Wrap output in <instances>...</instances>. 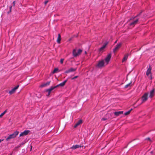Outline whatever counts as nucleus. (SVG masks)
<instances>
[{"label": "nucleus", "mask_w": 155, "mask_h": 155, "mask_svg": "<svg viewBox=\"0 0 155 155\" xmlns=\"http://www.w3.org/2000/svg\"><path fill=\"white\" fill-rule=\"evenodd\" d=\"M117 40L116 41H115V42H114V43H117Z\"/></svg>", "instance_id": "c9c22d12"}, {"label": "nucleus", "mask_w": 155, "mask_h": 155, "mask_svg": "<svg viewBox=\"0 0 155 155\" xmlns=\"http://www.w3.org/2000/svg\"><path fill=\"white\" fill-rule=\"evenodd\" d=\"M30 131L29 130H25L24 132H22L20 134L19 136L22 137L27 135L29 132Z\"/></svg>", "instance_id": "1a4fd4ad"}, {"label": "nucleus", "mask_w": 155, "mask_h": 155, "mask_svg": "<svg viewBox=\"0 0 155 155\" xmlns=\"http://www.w3.org/2000/svg\"><path fill=\"white\" fill-rule=\"evenodd\" d=\"M64 60V59H61L60 60V63L61 64H62L63 62V61Z\"/></svg>", "instance_id": "cd10ccee"}, {"label": "nucleus", "mask_w": 155, "mask_h": 155, "mask_svg": "<svg viewBox=\"0 0 155 155\" xmlns=\"http://www.w3.org/2000/svg\"><path fill=\"white\" fill-rule=\"evenodd\" d=\"M61 36L60 34H58V37L57 39V42L59 43L60 44L61 42Z\"/></svg>", "instance_id": "f3484780"}, {"label": "nucleus", "mask_w": 155, "mask_h": 155, "mask_svg": "<svg viewBox=\"0 0 155 155\" xmlns=\"http://www.w3.org/2000/svg\"><path fill=\"white\" fill-rule=\"evenodd\" d=\"M85 53L86 54V52L85 51Z\"/></svg>", "instance_id": "4c0bfd02"}, {"label": "nucleus", "mask_w": 155, "mask_h": 155, "mask_svg": "<svg viewBox=\"0 0 155 155\" xmlns=\"http://www.w3.org/2000/svg\"><path fill=\"white\" fill-rule=\"evenodd\" d=\"M78 76H75L74 77L72 78H71V79L73 80L74 79H76V78H78Z\"/></svg>", "instance_id": "c85d7f7f"}, {"label": "nucleus", "mask_w": 155, "mask_h": 155, "mask_svg": "<svg viewBox=\"0 0 155 155\" xmlns=\"http://www.w3.org/2000/svg\"><path fill=\"white\" fill-rule=\"evenodd\" d=\"M151 68L150 67V66H149V67L147 69L146 72V75L150 80H151L152 79V74L151 73Z\"/></svg>", "instance_id": "f257e3e1"}, {"label": "nucleus", "mask_w": 155, "mask_h": 155, "mask_svg": "<svg viewBox=\"0 0 155 155\" xmlns=\"http://www.w3.org/2000/svg\"><path fill=\"white\" fill-rule=\"evenodd\" d=\"M123 111H119L117 112H115L114 113V115L116 116H118L120 115L123 114Z\"/></svg>", "instance_id": "2eb2a0df"}, {"label": "nucleus", "mask_w": 155, "mask_h": 155, "mask_svg": "<svg viewBox=\"0 0 155 155\" xmlns=\"http://www.w3.org/2000/svg\"><path fill=\"white\" fill-rule=\"evenodd\" d=\"M111 58V55L110 54H109L107 57L105 58V62L107 63V64L109 62V61L110 58Z\"/></svg>", "instance_id": "9b49d317"}, {"label": "nucleus", "mask_w": 155, "mask_h": 155, "mask_svg": "<svg viewBox=\"0 0 155 155\" xmlns=\"http://www.w3.org/2000/svg\"><path fill=\"white\" fill-rule=\"evenodd\" d=\"M82 120H79L74 126V128L76 127L77 126H79L80 124L82 123Z\"/></svg>", "instance_id": "dca6fc26"}, {"label": "nucleus", "mask_w": 155, "mask_h": 155, "mask_svg": "<svg viewBox=\"0 0 155 155\" xmlns=\"http://www.w3.org/2000/svg\"><path fill=\"white\" fill-rule=\"evenodd\" d=\"M128 54H126L124 57V58L122 59V62H124L125 61H126L128 58Z\"/></svg>", "instance_id": "aec40b11"}, {"label": "nucleus", "mask_w": 155, "mask_h": 155, "mask_svg": "<svg viewBox=\"0 0 155 155\" xmlns=\"http://www.w3.org/2000/svg\"><path fill=\"white\" fill-rule=\"evenodd\" d=\"M108 42H107L105 43L103 46L99 48V51L100 52H103L107 45L108 44Z\"/></svg>", "instance_id": "423d86ee"}, {"label": "nucleus", "mask_w": 155, "mask_h": 155, "mask_svg": "<svg viewBox=\"0 0 155 155\" xmlns=\"http://www.w3.org/2000/svg\"><path fill=\"white\" fill-rule=\"evenodd\" d=\"M51 82V81H48L45 83V84L46 86H48L50 84Z\"/></svg>", "instance_id": "bb28decb"}, {"label": "nucleus", "mask_w": 155, "mask_h": 155, "mask_svg": "<svg viewBox=\"0 0 155 155\" xmlns=\"http://www.w3.org/2000/svg\"><path fill=\"white\" fill-rule=\"evenodd\" d=\"M147 141L149 144H150L152 142V140L149 137L146 138V142Z\"/></svg>", "instance_id": "6ab92c4d"}, {"label": "nucleus", "mask_w": 155, "mask_h": 155, "mask_svg": "<svg viewBox=\"0 0 155 155\" xmlns=\"http://www.w3.org/2000/svg\"><path fill=\"white\" fill-rule=\"evenodd\" d=\"M77 70L76 68H71L70 69L65 71L64 72L65 73H69L71 72L75 71Z\"/></svg>", "instance_id": "6e6552de"}, {"label": "nucleus", "mask_w": 155, "mask_h": 155, "mask_svg": "<svg viewBox=\"0 0 155 155\" xmlns=\"http://www.w3.org/2000/svg\"><path fill=\"white\" fill-rule=\"evenodd\" d=\"M82 51L81 49L78 50L77 52L76 49H74L73 51V54L74 56L76 57L78 55L80 54Z\"/></svg>", "instance_id": "7ed1b4c3"}, {"label": "nucleus", "mask_w": 155, "mask_h": 155, "mask_svg": "<svg viewBox=\"0 0 155 155\" xmlns=\"http://www.w3.org/2000/svg\"><path fill=\"white\" fill-rule=\"evenodd\" d=\"M4 140L3 139V140H1V139H0V142H1L2 141H3Z\"/></svg>", "instance_id": "f704fd0d"}, {"label": "nucleus", "mask_w": 155, "mask_h": 155, "mask_svg": "<svg viewBox=\"0 0 155 155\" xmlns=\"http://www.w3.org/2000/svg\"><path fill=\"white\" fill-rule=\"evenodd\" d=\"M12 155V153H11V154H10V155Z\"/></svg>", "instance_id": "e433bc0d"}, {"label": "nucleus", "mask_w": 155, "mask_h": 155, "mask_svg": "<svg viewBox=\"0 0 155 155\" xmlns=\"http://www.w3.org/2000/svg\"><path fill=\"white\" fill-rule=\"evenodd\" d=\"M18 132L16 131L13 134L10 135L8 137L6 138V140L8 141L9 140L15 137L18 134Z\"/></svg>", "instance_id": "f03ea898"}, {"label": "nucleus", "mask_w": 155, "mask_h": 155, "mask_svg": "<svg viewBox=\"0 0 155 155\" xmlns=\"http://www.w3.org/2000/svg\"><path fill=\"white\" fill-rule=\"evenodd\" d=\"M141 99L142 101V102L141 103L142 104L143 102H145V93H144L143 96H142Z\"/></svg>", "instance_id": "412c9836"}, {"label": "nucleus", "mask_w": 155, "mask_h": 155, "mask_svg": "<svg viewBox=\"0 0 155 155\" xmlns=\"http://www.w3.org/2000/svg\"><path fill=\"white\" fill-rule=\"evenodd\" d=\"M132 110V109H131L130 110H129L127 112H126L125 114L124 115H127L128 114H129L131 111Z\"/></svg>", "instance_id": "b1692460"}, {"label": "nucleus", "mask_w": 155, "mask_h": 155, "mask_svg": "<svg viewBox=\"0 0 155 155\" xmlns=\"http://www.w3.org/2000/svg\"><path fill=\"white\" fill-rule=\"evenodd\" d=\"M15 1H14L13 2V6H14L15 5Z\"/></svg>", "instance_id": "72a5a7b5"}, {"label": "nucleus", "mask_w": 155, "mask_h": 155, "mask_svg": "<svg viewBox=\"0 0 155 155\" xmlns=\"http://www.w3.org/2000/svg\"><path fill=\"white\" fill-rule=\"evenodd\" d=\"M12 7V6H10V12H11V11Z\"/></svg>", "instance_id": "473e14b6"}, {"label": "nucleus", "mask_w": 155, "mask_h": 155, "mask_svg": "<svg viewBox=\"0 0 155 155\" xmlns=\"http://www.w3.org/2000/svg\"><path fill=\"white\" fill-rule=\"evenodd\" d=\"M104 65V61L103 60H101L99 61L97 66L99 68H101L103 67Z\"/></svg>", "instance_id": "9d476101"}, {"label": "nucleus", "mask_w": 155, "mask_h": 155, "mask_svg": "<svg viewBox=\"0 0 155 155\" xmlns=\"http://www.w3.org/2000/svg\"><path fill=\"white\" fill-rule=\"evenodd\" d=\"M58 68H55L54 69L52 73L54 74V73H56L57 72V71H58Z\"/></svg>", "instance_id": "393cba45"}, {"label": "nucleus", "mask_w": 155, "mask_h": 155, "mask_svg": "<svg viewBox=\"0 0 155 155\" xmlns=\"http://www.w3.org/2000/svg\"><path fill=\"white\" fill-rule=\"evenodd\" d=\"M56 88V87L55 86H53V87L52 86L49 89L46 90V91L48 92V94L47 95V96H49V95L50 94V93H51V91Z\"/></svg>", "instance_id": "39448f33"}, {"label": "nucleus", "mask_w": 155, "mask_h": 155, "mask_svg": "<svg viewBox=\"0 0 155 155\" xmlns=\"http://www.w3.org/2000/svg\"><path fill=\"white\" fill-rule=\"evenodd\" d=\"M107 120V118H103L102 119V120Z\"/></svg>", "instance_id": "7c9ffc66"}, {"label": "nucleus", "mask_w": 155, "mask_h": 155, "mask_svg": "<svg viewBox=\"0 0 155 155\" xmlns=\"http://www.w3.org/2000/svg\"><path fill=\"white\" fill-rule=\"evenodd\" d=\"M19 87V85H17L16 87L14 88H13L12 89L11 91H10L9 92V93L10 94H12L13 93H14L16 90L18 89Z\"/></svg>", "instance_id": "0eeeda50"}, {"label": "nucleus", "mask_w": 155, "mask_h": 155, "mask_svg": "<svg viewBox=\"0 0 155 155\" xmlns=\"http://www.w3.org/2000/svg\"><path fill=\"white\" fill-rule=\"evenodd\" d=\"M67 81V80H65L62 82L61 83L55 86L56 88L59 86H61V87L63 86L65 84V83H66Z\"/></svg>", "instance_id": "ddd939ff"}, {"label": "nucleus", "mask_w": 155, "mask_h": 155, "mask_svg": "<svg viewBox=\"0 0 155 155\" xmlns=\"http://www.w3.org/2000/svg\"><path fill=\"white\" fill-rule=\"evenodd\" d=\"M48 2V1H46L45 2V5H46V4Z\"/></svg>", "instance_id": "2f4dec72"}, {"label": "nucleus", "mask_w": 155, "mask_h": 155, "mask_svg": "<svg viewBox=\"0 0 155 155\" xmlns=\"http://www.w3.org/2000/svg\"><path fill=\"white\" fill-rule=\"evenodd\" d=\"M154 89L152 90L150 92V93L149 97L150 98H152L154 95Z\"/></svg>", "instance_id": "a211bd4d"}, {"label": "nucleus", "mask_w": 155, "mask_h": 155, "mask_svg": "<svg viewBox=\"0 0 155 155\" xmlns=\"http://www.w3.org/2000/svg\"><path fill=\"white\" fill-rule=\"evenodd\" d=\"M132 82H130L129 83L127 84L125 86V88H127L129 87H131L132 85Z\"/></svg>", "instance_id": "4be33fe9"}, {"label": "nucleus", "mask_w": 155, "mask_h": 155, "mask_svg": "<svg viewBox=\"0 0 155 155\" xmlns=\"http://www.w3.org/2000/svg\"><path fill=\"white\" fill-rule=\"evenodd\" d=\"M83 147V146L82 145V146H81V145H73V146L71 147V149H74V150H75V149H77V148H78L79 147Z\"/></svg>", "instance_id": "f8f14e48"}, {"label": "nucleus", "mask_w": 155, "mask_h": 155, "mask_svg": "<svg viewBox=\"0 0 155 155\" xmlns=\"http://www.w3.org/2000/svg\"><path fill=\"white\" fill-rule=\"evenodd\" d=\"M138 19H137L136 20L131 22L129 25L130 26H132L134 27L136 24L138 22Z\"/></svg>", "instance_id": "4468645a"}, {"label": "nucleus", "mask_w": 155, "mask_h": 155, "mask_svg": "<svg viewBox=\"0 0 155 155\" xmlns=\"http://www.w3.org/2000/svg\"><path fill=\"white\" fill-rule=\"evenodd\" d=\"M148 93H146V101L147 100V97L148 96Z\"/></svg>", "instance_id": "c756f323"}, {"label": "nucleus", "mask_w": 155, "mask_h": 155, "mask_svg": "<svg viewBox=\"0 0 155 155\" xmlns=\"http://www.w3.org/2000/svg\"><path fill=\"white\" fill-rule=\"evenodd\" d=\"M122 44L121 43H119L117 44L114 49H113V51L114 53L117 52L121 47Z\"/></svg>", "instance_id": "20e7f679"}, {"label": "nucleus", "mask_w": 155, "mask_h": 155, "mask_svg": "<svg viewBox=\"0 0 155 155\" xmlns=\"http://www.w3.org/2000/svg\"><path fill=\"white\" fill-rule=\"evenodd\" d=\"M46 85L45 84V83H44V84H41L40 85V87H46Z\"/></svg>", "instance_id": "a878e982"}, {"label": "nucleus", "mask_w": 155, "mask_h": 155, "mask_svg": "<svg viewBox=\"0 0 155 155\" xmlns=\"http://www.w3.org/2000/svg\"><path fill=\"white\" fill-rule=\"evenodd\" d=\"M7 110H5L0 115V118H1L7 112Z\"/></svg>", "instance_id": "5701e85b"}]
</instances>
